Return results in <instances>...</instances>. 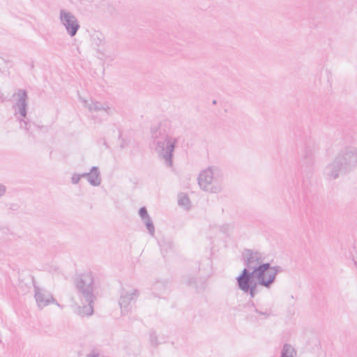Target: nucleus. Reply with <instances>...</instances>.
I'll return each mask as SVG.
<instances>
[{"label":"nucleus","mask_w":357,"mask_h":357,"mask_svg":"<svg viewBox=\"0 0 357 357\" xmlns=\"http://www.w3.org/2000/svg\"><path fill=\"white\" fill-rule=\"evenodd\" d=\"M151 146L165 165L171 167L173 165V153L178 138L170 134V125L168 121H164L151 128Z\"/></svg>","instance_id":"nucleus-1"},{"label":"nucleus","mask_w":357,"mask_h":357,"mask_svg":"<svg viewBox=\"0 0 357 357\" xmlns=\"http://www.w3.org/2000/svg\"><path fill=\"white\" fill-rule=\"evenodd\" d=\"M77 295L81 305L77 307V313L82 317L91 316L93 313V302L96 299L94 281L91 273H84L75 281Z\"/></svg>","instance_id":"nucleus-2"},{"label":"nucleus","mask_w":357,"mask_h":357,"mask_svg":"<svg viewBox=\"0 0 357 357\" xmlns=\"http://www.w3.org/2000/svg\"><path fill=\"white\" fill-rule=\"evenodd\" d=\"M198 183L202 190L211 193H219L223 189L222 174L215 167H210L200 172Z\"/></svg>","instance_id":"nucleus-3"},{"label":"nucleus","mask_w":357,"mask_h":357,"mask_svg":"<svg viewBox=\"0 0 357 357\" xmlns=\"http://www.w3.org/2000/svg\"><path fill=\"white\" fill-rule=\"evenodd\" d=\"M13 96L15 98L13 105L15 116L19 121L20 127L31 135V123L26 119L28 108L27 92L24 89H18Z\"/></svg>","instance_id":"nucleus-4"},{"label":"nucleus","mask_w":357,"mask_h":357,"mask_svg":"<svg viewBox=\"0 0 357 357\" xmlns=\"http://www.w3.org/2000/svg\"><path fill=\"white\" fill-rule=\"evenodd\" d=\"M90 44L96 51L98 59L101 60H114L115 59L116 52L112 50V45L107 43L102 32L93 31L90 35Z\"/></svg>","instance_id":"nucleus-5"},{"label":"nucleus","mask_w":357,"mask_h":357,"mask_svg":"<svg viewBox=\"0 0 357 357\" xmlns=\"http://www.w3.org/2000/svg\"><path fill=\"white\" fill-rule=\"evenodd\" d=\"M255 275V278L258 284L267 289H270L275 282L276 276L279 273L282 271V268L280 266H272L270 263H265L261 265Z\"/></svg>","instance_id":"nucleus-6"},{"label":"nucleus","mask_w":357,"mask_h":357,"mask_svg":"<svg viewBox=\"0 0 357 357\" xmlns=\"http://www.w3.org/2000/svg\"><path fill=\"white\" fill-rule=\"evenodd\" d=\"M243 259L245 268L241 271L240 275H248L253 276L258 272L257 269L263 265L264 263L262 254L258 251H254L250 249L244 250L243 252Z\"/></svg>","instance_id":"nucleus-7"},{"label":"nucleus","mask_w":357,"mask_h":357,"mask_svg":"<svg viewBox=\"0 0 357 357\" xmlns=\"http://www.w3.org/2000/svg\"><path fill=\"white\" fill-rule=\"evenodd\" d=\"M335 158L344 167V171L349 173L357 167V148L346 146L339 151Z\"/></svg>","instance_id":"nucleus-8"},{"label":"nucleus","mask_w":357,"mask_h":357,"mask_svg":"<svg viewBox=\"0 0 357 357\" xmlns=\"http://www.w3.org/2000/svg\"><path fill=\"white\" fill-rule=\"evenodd\" d=\"M59 20L70 36L73 37L77 34L80 25L77 18L71 12L61 9Z\"/></svg>","instance_id":"nucleus-9"},{"label":"nucleus","mask_w":357,"mask_h":357,"mask_svg":"<svg viewBox=\"0 0 357 357\" xmlns=\"http://www.w3.org/2000/svg\"><path fill=\"white\" fill-rule=\"evenodd\" d=\"M255 277L248 275H239L236 278L237 285L239 289L245 294H248L251 298L257 294L258 282L254 281Z\"/></svg>","instance_id":"nucleus-10"},{"label":"nucleus","mask_w":357,"mask_h":357,"mask_svg":"<svg viewBox=\"0 0 357 357\" xmlns=\"http://www.w3.org/2000/svg\"><path fill=\"white\" fill-rule=\"evenodd\" d=\"M255 277L248 275H239L236 278L237 285L239 289L245 294H248L251 298L257 294L258 282L254 281Z\"/></svg>","instance_id":"nucleus-11"},{"label":"nucleus","mask_w":357,"mask_h":357,"mask_svg":"<svg viewBox=\"0 0 357 357\" xmlns=\"http://www.w3.org/2000/svg\"><path fill=\"white\" fill-rule=\"evenodd\" d=\"M138 296L139 292L137 289H122L120 294L119 305L123 315L128 314L131 311V303L135 301Z\"/></svg>","instance_id":"nucleus-12"},{"label":"nucleus","mask_w":357,"mask_h":357,"mask_svg":"<svg viewBox=\"0 0 357 357\" xmlns=\"http://www.w3.org/2000/svg\"><path fill=\"white\" fill-rule=\"evenodd\" d=\"M34 297L40 309H43L50 303H56L59 305L56 300L54 298L52 294L49 291L40 288L36 284H33Z\"/></svg>","instance_id":"nucleus-13"},{"label":"nucleus","mask_w":357,"mask_h":357,"mask_svg":"<svg viewBox=\"0 0 357 357\" xmlns=\"http://www.w3.org/2000/svg\"><path fill=\"white\" fill-rule=\"evenodd\" d=\"M84 106L88 109L90 112H102L105 116L113 114L114 109L109 106L107 102H100L91 100L82 99Z\"/></svg>","instance_id":"nucleus-14"},{"label":"nucleus","mask_w":357,"mask_h":357,"mask_svg":"<svg viewBox=\"0 0 357 357\" xmlns=\"http://www.w3.org/2000/svg\"><path fill=\"white\" fill-rule=\"evenodd\" d=\"M324 174L328 180H335L340 175L347 174L348 172L344 171V167L334 158L333 161L326 166Z\"/></svg>","instance_id":"nucleus-15"},{"label":"nucleus","mask_w":357,"mask_h":357,"mask_svg":"<svg viewBox=\"0 0 357 357\" xmlns=\"http://www.w3.org/2000/svg\"><path fill=\"white\" fill-rule=\"evenodd\" d=\"M102 179L99 168L93 166L90 169V176H89V183L92 186H99L101 183Z\"/></svg>","instance_id":"nucleus-16"},{"label":"nucleus","mask_w":357,"mask_h":357,"mask_svg":"<svg viewBox=\"0 0 357 357\" xmlns=\"http://www.w3.org/2000/svg\"><path fill=\"white\" fill-rule=\"evenodd\" d=\"M296 350L290 344L285 343L282 349L280 357H294L296 356Z\"/></svg>","instance_id":"nucleus-17"},{"label":"nucleus","mask_w":357,"mask_h":357,"mask_svg":"<svg viewBox=\"0 0 357 357\" xmlns=\"http://www.w3.org/2000/svg\"><path fill=\"white\" fill-rule=\"evenodd\" d=\"M178 204L179 206L188 209L190 206V202L188 197L183 193L178 195Z\"/></svg>","instance_id":"nucleus-18"},{"label":"nucleus","mask_w":357,"mask_h":357,"mask_svg":"<svg viewBox=\"0 0 357 357\" xmlns=\"http://www.w3.org/2000/svg\"><path fill=\"white\" fill-rule=\"evenodd\" d=\"M142 220H143L144 225H146V229H147L149 234L151 236H154V234H155V227H154V225L153 223V221H152L151 218L149 217V218L144 219Z\"/></svg>","instance_id":"nucleus-19"},{"label":"nucleus","mask_w":357,"mask_h":357,"mask_svg":"<svg viewBox=\"0 0 357 357\" xmlns=\"http://www.w3.org/2000/svg\"><path fill=\"white\" fill-rule=\"evenodd\" d=\"M149 337L151 345L157 346L159 344L156 333L154 331L150 332Z\"/></svg>","instance_id":"nucleus-20"},{"label":"nucleus","mask_w":357,"mask_h":357,"mask_svg":"<svg viewBox=\"0 0 357 357\" xmlns=\"http://www.w3.org/2000/svg\"><path fill=\"white\" fill-rule=\"evenodd\" d=\"M248 305L253 307H254V310H255V312L256 313L261 314V315H264L266 318H267V317H268L270 316V313L268 312L267 311L261 312V311L259 310L257 308H256L253 301L249 302L248 303Z\"/></svg>","instance_id":"nucleus-21"},{"label":"nucleus","mask_w":357,"mask_h":357,"mask_svg":"<svg viewBox=\"0 0 357 357\" xmlns=\"http://www.w3.org/2000/svg\"><path fill=\"white\" fill-rule=\"evenodd\" d=\"M139 215L141 217L142 220L149 218L150 216L148 214L147 210L145 207H142L139 208Z\"/></svg>","instance_id":"nucleus-22"},{"label":"nucleus","mask_w":357,"mask_h":357,"mask_svg":"<svg viewBox=\"0 0 357 357\" xmlns=\"http://www.w3.org/2000/svg\"><path fill=\"white\" fill-rule=\"evenodd\" d=\"M231 229L232 226L230 225H224L220 227V231L226 234H229Z\"/></svg>","instance_id":"nucleus-23"},{"label":"nucleus","mask_w":357,"mask_h":357,"mask_svg":"<svg viewBox=\"0 0 357 357\" xmlns=\"http://www.w3.org/2000/svg\"><path fill=\"white\" fill-rule=\"evenodd\" d=\"M81 179L80 174H74L71 177V182L73 184H77Z\"/></svg>","instance_id":"nucleus-24"},{"label":"nucleus","mask_w":357,"mask_h":357,"mask_svg":"<svg viewBox=\"0 0 357 357\" xmlns=\"http://www.w3.org/2000/svg\"><path fill=\"white\" fill-rule=\"evenodd\" d=\"M7 188L5 185L0 183V198H1L6 194Z\"/></svg>","instance_id":"nucleus-25"},{"label":"nucleus","mask_w":357,"mask_h":357,"mask_svg":"<svg viewBox=\"0 0 357 357\" xmlns=\"http://www.w3.org/2000/svg\"><path fill=\"white\" fill-rule=\"evenodd\" d=\"M20 206L17 203H11L9 204V209L16 211L19 209Z\"/></svg>","instance_id":"nucleus-26"},{"label":"nucleus","mask_w":357,"mask_h":357,"mask_svg":"<svg viewBox=\"0 0 357 357\" xmlns=\"http://www.w3.org/2000/svg\"><path fill=\"white\" fill-rule=\"evenodd\" d=\"M186 284L189 286H192L195 284V278L191 277L186 280Z\"/></svg>","instance_id":"nucleus-27"},{"label":"nucleus","mask_w":357,"mask_h":357,"mask_svg":"<svg viewBox=\"0 0 357 357\" xmlns=\"http://www.w3.org/2000/svg\"><path fill=\"white\" fill-rule=\"evenodd\" d=\"M80 176H81V178H86L87 179V181H89V176H90V172L80 174Z\"/></svg>","instance_id":"nucleus-28"},{"label":"nucleus","mask_w":357,"mask_h":357,"mask_svg":"<svg viewBox=\"0 0 357 357\" xmlns=\"http://www.w3.org/2000/svg\"><path fill=\"white\" fill-rule=\"evenodd\" d=\"M0 100L1 101H3L4 100V96H3V93L1 92V91L0 90Z\"/></svg>","instance_id":"nucleus-29"},{"label":"nucleus","mask_w":357,"mask_h":357,"mask_svg":"<svg viewBox=\"0 0 357 357\" xmlns=\"http://www.w3.org/2000/svg\"><path fill=\"white\" fill-rule=\"evenodd\" d=\"M306 151H307V153H306V155H305V157L306 158H309V160H311V153L308 154V151H307V149Z\"/></svg>","instance_id":"nucleus-30"},{"label":"nucleus","mask_w":357,"mask_h":357,"mask_svg":"<svg viewBox=\"0 0 357 357\" xmlns=\"http://www.w3.org/2000/svg\"><path fill=\"white\" fill-rule=\"evenodd\" d=\"M102 144L105 146L106 149L108 148V145H107V142L105 141V139H102Z\"/></svg>","instance_id":"nucleus-31"},{"label":"nucleus","mask_w":357,"mask_h":357,"mask_svg":"<svg viewBox=\"0 0 357 357\" xmlns=\"http://www.w3.org/2000/svg\"><path fill=\"white\" fill-rule=\"evenodd\" d=\"M1 342V341L0 340V342Z\"/></svg>","instance_id":"nucleus-32"}]
</instances>
